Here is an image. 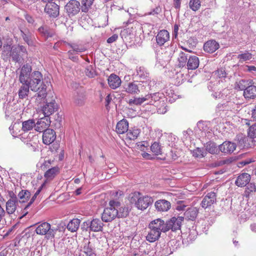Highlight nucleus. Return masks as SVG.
<instances>
[{
  "label": "nucleus",
  "mask_w": 256,
  "mask_h": 256,
  "mask_svg": "<svg viewBox=\"0 0 256 256\" xmlns=\"http://www.w3.org/2000/svg\"><path fill=\"white\" fill-rule=\"evenodd\" d=\"M32 66L28 64H24L20 70L19 76H22V74H26V77L25 78L26 84L30 88L32 91L38 92L35 94L40 100H45L47 94L46 82L42 81V75L40 72L34 71L32 72Z\"/></svg>",
  "instance_id": "nucleus-1"
},
{
  "label": "nucleus",
  "mask_w": 256,
  "mask_h": 256,
  "mask_svg": "<svg viewBox=\"0 0 256 256\" xmlns=\"http://www.w3.org/2000/svg\"><path fill=\"white\" fill-rule=\"evenodd\" d=\"M139 192H134L130 196L131 203H134L136 207L140 210H144L153 202V198L150 196H140Z\"/></svg>",
  "instance_id": "nucleus-2"
},
{
  "label": "nucleus",
  "mask_w": 256,
  "mask_h": 256,
  "mask_svg": "<svg viewBox=\"0 0 256 256\" xmlns=\"http://www.w3.org/2000/svg\"><path fill=\"white\" fill-rule=\"evenodd\" d=\"M109 206L104 209L102 216V220L104 222H110L116 218L118 214L116 208H118V204L117 200H111L108 203Z\"/></svg>",
  "instance_id": "nucleus-3"
},
{
  "label": "nucleus",
  "mask_w": 256,
  "mask_h": 256,
  "mask_svg": "<svg viewBox=\"0 0 256 256\" xmlns=\"http://www.w3.org/2000/svg\"><path fill=\"white\" fill-rule=\"evenodd\" d=\"M144 84L146 82L143 81H134L124 84L123 88L128 94H136L144 89Z\"/></svg>",
  "instance_id": "nucleus-4"
},
{
  "label": "nucleus",
  "mask_w": 256,
  "mask_h": 256,
  "mask_svg": "<svg viewBox=\"0 0 256 256\" xmlns=\"http://www.w3.org/2000/svg\"><path fill=\"white\" fill-rule=\"evenodd\" d=\"M35 231L37 234L46 235L47 238H50L54 237L57 229L51 228L49 223L44 222L38 226Z\"/></svg>",
  "instance_id": "nucleus-5"
},
{
  "label": "nucleus",
  "mask_w": 256,
  "mask_h": 256,
  "mask_svg": "<svg viewBox=\"0 0 256 256\" xmlns=\"http://www.w3.org/2000/svg\"><path fill=\"white\" fill-rule=\"evenodd\" d=\"M80 2L76 0H70L64 6V10L70 18L77 14L80 12Z\"/></svg>",
  "instance_id": "nucleus-6"
},
{
  "label": "nucleus",
  "mask_w": 256,
  "mask_h": 256,
  "mask_svg": "<svg viewBox=\"0 0 256 256\" xmlns=\"http://www.w3.org/2000/svg\"><path fill=\"white\" fill-rule=\"evenodd\" d=\"M147 98V100H149L148 104L158 107L162 106L164 104V98L163 94L160 92H154L153 94H149L146 95Z\"/></svg>",
  "instance_id": "nucleus-7"
},
{
  "label": "nucleus",
  "mask_w": 256,
  "mask_h": 256,
  "mask_svg": "<svg viewBox=\"0 0 256 256\" xmlns=\"http://www.w3.org/2000/svg\"><path fill=\"white\" fill-rule=\"evenodd\" d=\"M183 216H178V218L172 217L170 220L166 222L167 226L168 231L171 230L172 232H176L180 230L182 222L184 220Z\"/></svg>",
  "instance_id": "nucleus-8"
},
{
  "label": "nucleus",
  "mask_w": 256,
  "mask_h": 256,
  "mask_svg": "<svg viewBox=\"0 0 256 256\" xmlns=\"http://www.w3.org/2000/svg\"><path fill=\"white\" fill-rule=\"evenodd\" d=\"M22 74V76H19V81L22 84L18 92L19 98L20 99L27 98L30 92V88L26 84V81L25 80L26 74Z\"/></svg>",
  "instance_id": "nucleus-9"
},
{
  "label": "nucleus",
  "mask_w": 256,
  "mask_h": 256,
  "mask_svg": "<svg viewBox=\"0 0 256 256\" xmlns=\"http://www.w3.org/2000/svg\"><path fill=\"white\" fill-rule=\"evenodd\" d=\"M58 109V106L56 101L52 100L50 102H46V104L42 107L41 111L44 116L49 118Z\"/></svg>",
  "instance_id": "nucleus-10"
},
{
  "label": "nucleus",
  "mask_w": 256,
  "mask_h": 256,
  "mask_svg": "<svg viewBox=\"0 0 256 256\" xmlns=\"http://www.w3.org/2000/svg\"><path fill=\"white\" fill-rule=\"evenodd\" d=\"M44 12L51 18H56L60 14V6L54 2L47 3Z\"/></svg>",
  "instance_id": "nucleus-11"
},
{
  "label": "nucleus",
  "mask_w": 256,
  "mask_h": 256,
  "mask_svg": "<svg viewBox=\"0 0 256 256\" xmlns=\"http://www.w3.org/2000/svg\"><path fill=\"white\" fill-rule=\"evenodd\" d=\"M56 137V132L54 130L47 128L43 132L42 142L45 144L50 145L54 142Z\"/></svg>",
  "instance_id": "nucleus-12"
},
{
  "label": "nucleus",
  "mask_w": 256,
  "mask_h": 256,
  "mask_svg": "<svg viewBox=\"0 0 256 256\" xmlns=\"http://www.w3.org/2000/svg\"><path fill=\"white\" fill-rule=\"evenodd\" d=\"M216 195L214 192H208L204 198L201 202L200 206L204 209L211 206L212 204L216 202Z\"/></svg>",
  "instance_id": "nucleus-13"
},
{
  "label": "nucleus",
  "mask_w": 256,
  "mask_h": 256,
  "mask_svg": "<svg viewBox=\"0 0 256 256\" xmlns=\"http://www.w3.org/2000/svg\"><path fill=\"white\" fill-rule=\"evenodd\" d=\"M50 118L44 116L38 120L36 122H35L34 129L36 131L42 132L50 126Z\"/></svg>",
  "instance_id": "nucleus-14"
},
{
  "label": "nucleus",
  "mask_w": 256,
  "mask_h": 256,
  "mask_svg": "<svg viewBox=\"0 0 256 256\" xmlns=\"http://www.w3.org/2000/svg\"><path fill=\"white\" fill-rule=\"evenodd\" d=\"M149 228H154L160 232H168L167 226L164 221L160 218H157L152 221L149 224Z\"/></svg>",
  "instance_id": "nucleus-15"
},
{
  "label": "nucleus",
  "mask_w": 256,
  "mask_h": 256,
  "mask_svg": "<svg viewBox=\"0 0 256 256\" xmlns=\"http://www.w3.org/2000/svg\"><path fill=\"white\" fill-rule=\"evenodd\" d=\"M236 143L230 141H225L219 145L220 151L224 154H231L236 150Z\"/></svg>",
  "instance_id": "nucleus-16"
},
{
  "label": "nucleus",
  "mask_w": 256,
  "mask_h": 256,
  "mask_svg": "<svg viewBox=\"0 0 256 256\" xmlns=\"http://www.w3.org/2000/svg\"><path fill=\"white\" fill-rule=\"evenodd\" d=\"M156 38L157 44L159 46H162L169 40L170 34L167 30H160L158 32Z\"/></svg>",
  "instance_id": "nucleus-17"
},
{
  "label": "nucleus",
  "mask_w": 256,
  "mask_h": 256,
  "mask_svg": "<svg viewBox=\"0 0 256 256\" xmlns=\"http://www.w3.org/2000/svg\"><path fill=\"white\" fill-rule=\"evenodd\" d=\"M236 142V146L240 148H248L250 147V144L248 142V138L242 134H237L234 139Z\"/></svg>",
  "instance_id": "nucleus-18"
},
{
  "label": "nucleus",
  "mask_w": 256,
  "mask_h": 256,
  "mask_svg": "<svg viewBox=\"0 0 256 256\" xmlns=\"http://www.w3.org/2000/svg\"><path fill=\"white\" fill-rule=\"evenodd\" d=\"M154 206L158 212H167L170 208L171 204L166 200H159L155 202Z\"/></svg>",
  "instance_id": "nucleus-19"
},
{
  "label": "nucleus",
  "mask_w": 256,
  "mask_h": 256,
  "mask_svg": "<svg viewBox=\"0 0 256 256\" xmlns=\"http://www.w3.org/2000/svg\"><path fill=\"white\" fill-rule=\"evenodd\" d=\"M118 204V208H116V212H117L116 218H125L127 217L130 213V209L127 206L122 204L121 203L117 200Z\"/></svg>",
  "instance_id": "nucleus-20"
},
{
  "label": "nucleus",
  "mask_w": 256,
  "mask_h": 256,
  "mask_svg": "<svg viewBox=\"0 0 256 256\" xmlns=\"http://www.w3.org/2000/svg\"><path fill=\"white\" fill-rule=\"evenodd\" d=\"M250 180V176L247 173L240 174L236 178L235 184L240 187L246 186Z\"/></svg>",
  "instance_id": "nucleus-21"
},
{
  "label": "nucleus",
  "mask_w": 256,
  "mask_h": 256,
  "mask_svg": "<svg viewBox=\"0 0 256 256\" xmlns=\"http://www.w3.org/2000/svg\"><path fill=\"white\" fill-rule=\"evenodd\" d=\"M198 210L196 207L188 208L184 213V218L187 220L194 221L196 219Z\"/></svg>",
  "instance_id": "nucleus-22"
},
{
  "label": "nucleus",
  "mask_w": 256,
  "mask_h": 256,
  "mask_svg": "<svg viewBox=\"0 0 256 256\" xmlns=\"http://www.w3.org/2000/svg\"><path fill=\"white\" fill-rule=\"evenodd\" d=\"M219 48V44L214 40L206 42L204 45V50L206 52L212 54Z\"/></svg>",
  "instance_id": "nucleus-23"
},
{
  "label": "nucleus",
  "mask_w": 256,
  "mask_h": 256,
  "mask_svg": "<svg viewBox=\"0 0 256 256\" xmlns=\"http://www.w3.org/2000/svg\"><path fill=\"white\" fill-rule=\"evenodd\" d=\"M108 80L110 87L112 89H116L118 88L122 83L120 77L114 74H112L110 76Z\"/></svg>",
  "instance_id": "nucleus-24"
},
{
  "label": "nucleus",
  "mask_w": 256,
  "mask_h": 256,
  "mask_svg": "<svg viewBox=\"0 0 256 256\" xmlns=\"http://www.w3.org/2000/svg\"><path fill=\"white\" fill-rule=\"evenodd\" d=\"M200 64V60L198 56H188L186 65L187 68L188 70H193L196 69Z\"/></svg>",
  "instance_id": "nucleus-25"
},
{
  "label": "nucleus",
  "mask_w": 256,
  "mask_h": 256,
  "mask_svg": "<svg viewBox=\"0 0 256 256\" xmlns=\"http://www.w3.org/2000/svg\"><path fill=\"white\" fill-rule=\"evenodd\" d=\"M88 224H90V231L94 232L102 231L104 224L99 218H94Z\"/></svg>",
  "instance_id": "nucleus-26"
},
{
  "label": "nucleus",
  "mask_w": 256,
  "mask_h": 256,
  "mask_svg": "<svg viewBox=\"0 0 256 256\" xmlns=\"http://www.w3.org/2000/svg\"><path fill=\"white\" fill-rule=\"evenodd\" d=\"M82 252L84 253L85 256H96L95 248L90 241L84 242Z\"/></svg>",
  "instance_id": "nucleus-27"
},
{
  "label": "nucleus",
  "mask_w": 256,
  "mask_h": 256,
  "mask_svg": "<svg viewBox=\"0 0 256 256\" xmlns=\"http://www.w3.org/2000/svg\"><path fill=\"white\" fill-rule=\"evenodd\" d=\"M243 95L246 99H254L256 98V86L250 85L244 92Z\"/></svg>",
  "instance_id": "nucleus-28"
},
{
  "label": "nucleus",
  "mask_w": 256,
  "mask_h": 256,
  "mask_svg": "<svg viewBox=\"0 0 256 256\" xmlns=\"http://www.w3.org/2000/svg\"><path fill=\"white\" fill-rule=\"evenodd\" d=\"M128 122L126 119L119 121L116 126V130L118 134H122L128 131Z\"/></svg>",
  "instance_id": "nucleus-29"
},
{
  "label": "nucleus",
  "mask_w": 256,
  "mask_h": 256,
  "mask_svg": "<svg viewBox=\"0 0 256 256\" xmlns=\"http://www.w3.org/2000/svg\"><path fill=\"white\" fill-rule=\"evenodd\" d=\"M136 76L140 79L146 80L144 81L147 84V80H149L150 74L148 70L144 66H137L136 68Z\"/></svg>",
  "instance_id": "nucleus-30"
},
{
  "label": "nucleus",
  "mask_w": 256,
  "mask_h": 256,
  "mask_svg": "<svg viewBox=\"0 0 256 256\" xmlns=\"http://www.w3.org/2000/svg\"><path fill=\"white\" fill-rule=\"evenodd\" d=\"M150 228V231L146 236V239L149 242H153L160 238L162 232L160 230H158L154 228Z\"/></svg>",
  "instance_id": "nucleus-31"
},
{
  "label": "nucleus",
  "mask_w": 256,
  "mask_h": 256,
  "mask_svg": "<svg viewBox=\"0 0 256 256\" xmlns=\"http://www.w3.org/2000/svg\"><path fill=\"white\" fill-rule=\"evenodd\" d=\"M60 172V168L58 166L52 167L47 170L44 174V178L48 180H52Z\"/></svg>",
  "instance_id": "nucleus-32"
},
{
  "label": "nucleus",
  "mask_w": 256,
  "mask_h": 256,
  "mask_svg": "<svg viewBox=\"0 0 256 256\" xmlns=\"http://www.w3.org/2000/svg\"><path fill=\"white\" fill-rule=\"evenodd\" d=\"M18 201L8 200L6 204V213L8 215L14 214L17 208Z\"/></svg>",
  "instance_id": "nucleus-33"
},
{
  "label": "nucleus",
  "mask_w": 256,
  "mask_h": 256,
  "mask_svg": "<svg viewBox=\"0 0 256 256\" xmlns=\"http://www.w3.org/2000/svg\"><path fill=\"white\" fill-rule=\"evenodd\" d=\"M20 35L28 45L32 46L33 41L32 38V34L27 28H24L23 30H20Z\"/></svg>",
  "instance_id": "nucleus-34"
},
{
  "label": "nucleus",
  "mask_w": 256,
  "mask_h": 256,
  "mask_svg": "<svg viewBox=\"0 0 256 256\" xmlns=\"http://www.w3.org/2000/svg\"><path fill=\"white\" fill-rule=\"evenodd\" d=\"M31 194L30 191L26 190H21L18 194V202L24 203L27 202L30 198Z\"/></svg>",
  "instance_id": "nucleus-35"
},
{
  "label": "nucleus",
  "mask_w": 256,
  "mask_h": 256,
  "mask_svg": "<svg viewBox=\"0 0 256 256\" xmlns=\"http://www.w3.org/2000/svg\"><path fill=\"white\" fill-rule=\"evenodd\" d=\"M214 76L222 81L225 80L226 78H228V73L226 70V68H218L217 70L213 72Z\"/></svg>",
  "instance_id": "nucleus-36"
},
{
  "label": "nucleus",
  "mask_w": 256,
  "mask_h": 256,
  "mask_svg": "<svg viewBox=\"0 0 256 256\" xmlns=\"http://www.w3.org/2000/svg\"><path fill=\"white\" fill-rule=\"evenodd\" d=\"M80 220L78 218L72 220L67 225V228L71 232H76L80 227Z\"/></svg>",
  "instance_id": "nucleus-37"
},
{
  "label": "nucleus",
  "mask_w": 256,
  "mask_h": 256,
  "mask_svg": "<svg viewBox=\"0 0 256 256\" xmlns=\"http://www.w3.org/2000/svg\"><path fill=\"white\" fill-rule=\"evenodd\" d=\"M205 148L206 151L211 154H218L220 151L219 148H218L216 144L212 141L206 142L205 146Z\"/></svg>",
  "instance_id": "nucleus-38"
},
{
  "label": "nucleus",
  "mask_w": 256,
  "mask_h": 256,
  "mask_svg": "<svg viewBox=\"0 0 256 256\" xmlns=\"http://www.w3.org/2000/svg\"><path fill=\"white\" fill-rule=\"evenodd\" d=\"M188 54H185L183 52H181L178 55V66L180 68L186 66L187 61L188 60Z\"/></svg>",
  "instance_id": "nucleus-39"
},
{
  "label": "nucleus",
  "mask_w": 256,
  "mask_h": 256,
  "mask_svg": "<svg viewBox=\"0 0 256 256\" xmlns=\"http://www.w3.org/2000/svg\"><path fill=\"white\" fill-rule=\"evenodd\" d=\"M35 126V121L34 120H25L22 123V130L24 132H28L32 130Z\"/></svg>",
  "instance_id": "nucleus-40"
},
{
  "label": "nucleus",
  "mask_w": 256,
  "mask_h": 256,
  "mask_svg": "<svg viewBox=\"0 0 256 256\" xmlns=\"http://www.w3.org/2000/svg\"><path fill=\"white\" fill-rule=\"evenodd\" d=\"M24 18L27 22L30 24L33 27L36 28L38 26V23H40L41 20L39 18H34L30 15L26 14H24Z\"/></svg>",
  "instance_id": "nucleus-41"
},
{
  "label": "nucleus",
  "mask_w": 256,
  "mask_h": 256,
  "mask_svg": "<svg viewBox=\"0 0 256 256\" xmlns=\"http://www.w3.org/2000/svg\"><path fill=\"white\" fill-rule=\"evenodd\" d=\"M248 80L244 79L240 80L235 83L234 88L236 90L244 91L248 86Z\"/></svg>",
  "instance_id": "nucleus-42"
},
{
  "label": "nucleus",
  "mask_w": 256,
  "mask_h": 256,
  "mask_svg": "<svg viewBox=\"0 0 256 256\" xmlns=\"http://www.w3.org/2000/svg\"><path fill=\"white\" fill-rule=\"evenodd\" d=\"M148 96H146L142 98H134L130 99L128 104L130 106H132L133 105L139 106L142 104L144 102L147 100Z\"/></svg>",
  "instance_id": "nucleus-43"
},
{
  "label": "nucleus",
  "mask_w": 256,
  "mask_h": 256,
  "mask_svg": "<svg viewBox=\"0 0 256 256\" xmlns=\"http://www.w3.org/2000/svg\"><path fill=\"white\" fill-rule=\"evenodd\" d=\"M38 32L46 38L52 37L53 33L46 26H42L38 28Z\"/></svg>",
  "instance_id": "nucleus-44"
},
{
  "label": "nucleus",
  "mask_w": 256,
  "mask_h": 256,
  "mask_svg": "<svg viewBox=\"0 0 256 256\" xmlns=\"http://www.w3.org/2000/svg\"><path fill=\"white\" fill-rule=\"evenodd\" d=\"M140 134V130L138 128L130 130L127 132L126 136L130 140H134L137 138Z\"/></svg>",
  "instance_id": "nucleus-45"
},
{
  "label": "nucleus",
  "mask_w": 256,
  "mask_h": 256,
  "mask_svg": "<svg viewBox=\"0 0 256 256\" xmlns=\"http://www.w3.org/2000/svg\"><path fill=\"white\" fill-rule=\"evenodd\" d=\"M9 56H11L12 60L14 62H18L21 60L20 54L18 52V50L16 49V48H13Z\"/></svg>",
  "instance_id": "nucleus-46"
},
{
  "label": "nucleus",
  "mask_w": 256,
  "mask_h": 256,
  "mask_svg": "<svg viewBox=\"0 0 256 256\" xmlns=\"http://www.w3.org/2000/svg\"><path fill=\"white\" fill-rule=\"evenodd\" d=\"M94 2V0H82L81 9L84 12H87Z\"/></svg>",
  "instance_id": "nucleus-47"
},
{
  "label": "nucleus",
  "mask_w": 256,
  "mask_h": 256,
  "mask_svg": "<svg viewBox=\"0 0 256 256\" xmlns=\"http://www.w3.org/2000/svg\"><path fill=\"white\" fill-rule=\"evenodd\" d=\"M150 149L152 152L155 155H159L162 154V146L158 142H155L151 146Z\"/></svg>",
  "instance_id": "nucleus-48"
},
{
  "label": "nucleus",
  "mask_w": 256,
  "mask_h": 256,
  "mask_svg": "<svg viewBox=\"0 0 256 256\" xmlns=\"http://www.w3.org/2000/svg\"><path fill=\"white\" fill-rule=\"evenodd\" d=\"M252 55L250 52L246 51L244 53L238 54L237 58L239 60L240 62H243L251 60L252 57Z\"/></svg>",
  "instance_id": "nucleus-49"
},
{
  "label": "nucleus",
  "mask_w": 256,
  "mask_h": 256,
  "mask_svg": "<svg viewBox=\"0 0 256 256\" xmlns=\"http://www.w3.org/2000/svg\"><path fill=\"white\" fill-rule=\"evenodd\" d=\"M192 156L196 158H202L206 154V152L203 148H197L192 152Z\"/></svg>",
  "instance_id": "nucleus-50"
},
{
  "label": "nucleus",
  "mask_w": 256,
  "mask_h": 256,
  "mask_svg": "<svg viewBox=\"0 0 256 256\" xmlns=\"http://www.w3.org/2000/svg\"><path fill=\"white\" fill-rule=\"evenodd\" d=\"M256 190V187L254 183H248L246 186V190L244 192V196L248 198L251 192H255Z\"/></svg>",
  "instance_id": "nucleus-51"
},
{
  "label": "nucleus",
  "mask_w": 256,
  "mask_h": 256,
  "mask_svg": "<svg viewBox=\"0 0 256 256\" xmlns=\"http://www.w3.org/2000/svg\"><path fill=\"white\" fill-rule=\"evenodd\" d=\"M201 2L200 0H190L189 2L190 8L193 11L196 12L200 7Z\"/></svg>",
  "instance_id": "nucleus-52"
},
{
  "label": "nucleus",
  "mask_w": 256,
  "mask_h": 256,
  "mask_svg": "<svg viewBox=\"0 0 256 256\" xmlns=\"http://www.w3.org/2000/svg\"><path fill=\"white\" fill-rule=\"evenodd\" d=\"M84 72L86 76L90 78H93L96 75V72L92 65L88 66L86 68Z\"/></svg>",
  "instance_id": "nucleus-53"
},
{
  "label": "nucleus",
  "mask_w": 256,
  "mask_h": 256,
  "mask_svg": "<svg viewBox=\"0 0 256 256\" xmlns=\"http://www.w3.org/2000/svg\"><path fill=\"white\" fill-rule=\"evenodd\" d=\"M54 162L52 160H44L40 166V168L42 171H46L47 170L51 168L52 164Z\"/></svg>",
  "instance_id": "nucleus-54"
},
{
  "label": "nucleus",
  "mask_w": 256,
  "mask_h": 256,
  "mask_svg": "<svg viewBox=\"0 0 256 256\" xmlns=\"http://www.w3.org/2000/svg\"><path fill=\"white\" fill-rule=\"evenodd\" d=\"M248 134L250 138H256V124H252L249 128Z\"/></svg>",
  "instance_id": "nucleus-55"
},
{
  "label": "nucleus",
  "mask_w": 256,
  "mask_h": 256,
  "mask_svg": "<svg viewBox=\"0 0 256 256\" xmlns=\"http://www.w3.org/2000/svg\"><path fill=\"white\" fill-rule=\"evenodd\" d=\"M44 184H43L36 190L34 194L32 196V197L31 198L30 202L27 204V207H30L32 204L34 202L37 196L39 194L40 192H41L43 186H44Z\"/></svg>",
  "instance_id": "nucleus-56"
},
{
  "label": "nucleus",
  "mask_w": 256,
  "mask_h": 256,
  "mask_svg": "<svg viewBox=\"0 0 256 256\" xmlns=\"http://www.w3.org/2000/svg\"><path fill=\"white\" fill-rule=\"evenodd\" d=\"M12 49L13 48L12 47L11 44H4L2 48L3 54L9 56Z\"/></svg>",
  "instance_id": "nucleus-57"
},
{
  "label": "nucleus",
  "mask_w": 256,
  "mask_h": 256,
  "mask_svg": "<svg viewBox=\"0 0 256 256\" xmlns=\"http://www.w3.org/2000/svg\"><path fill=\"white\" fill-rule=\"evenodd\" d=\"M186 206L184 201L178 200L176 202L175 208L178 211H183Z\"/></svg>",
  "instance_id": "nucleus-58"
},
{
  "label": "nucleus",
  "mask_w": 256,
  "mask_h": 256,
  "mask_svg": "<svg viewBox=\"0 0 256 256\" xmlns=\"http://www.w3.org/2000/svg\"><path fill=\"white\" fill-rule=\"evenodd\" d=\"M70 46L72 48L73 50L78 52H81L85 50V48H80L78 45L73 44H70Z\"/></svg>",
  "instance_id": "nucleus-59"
},
{
  "label": "nucleus",
  "mask_w": 256,
  "mask_h": 256,
  "mask_svg": "<svg viewBox=\"0 0 256 256\" xmlns=\"http://www.w3.org/2000/svg\"><path fill=\"white\" fill-rule=\"evenodd\" d=\"M162 12V9L160 6H157L156 8H154L150 12L148 13L149 15H154L158 14Z\"/></svg>",
  "instance_id": "nucleus-60"
},
{
  "label": "nucleus",
  "mask_w": 256,
  "mask_h": 256,
  "mask_svg": "<svg viewBox=\"0 0 256 256\" xmlns=\"http://www.w3.org/2000/svg\"><path fill=\"white\" fill-rule=\"evenodd\" d=\"M8 196L10 198L8 200H12L14 201L18 202V195L14 192L12 191H8Z\"/></svg>",
  "instance_id": "nucleus-61"
},
{
  "label": "nucleus",
  "mask_w": 256,
  "mask_h": 256,
  "mask_svg": "<svg viewBox=\"0 0 256 256\" xmlns=\"http://www.w3.org/2000/svg\"><path fill=\"white\" fill-rule=\"evenodd\" d=\"M75 102L80 106H82L84 103V98L83 96H78L75 100Z\"/></svg>",
  "instance_id": "nucleus-62"
},
{
  "label": "nucleus",
  "mask_w": 256,
  "mask_h": 256,
  "mask_svg": "<svg viewBox=\"0 0 256 256\" xmlns=\"http://www.w3.org/2000/svg\"><path fill=\"white\" fill-rule=\"evenodd\" d=\"M118 38V35L117 34H114L107 40V42L108 44L112 43L116 41Z\"/></svg>",
  "instance_id": "nucleus-63"
},
{
  "label": "nucleus",
  "mask_w": 256,
  "mask_h": 256,
  "mask_svg": "<svg viewBox=\"0 0 256 256\" xmlns=\"http://www.w3.org/2000/svg\"><path fill=\"white\" fill-rule=\"evenodd\" d=\"M178 29L179 26L178 24H175L174 26V32L172 34V36L175 38H177Z\"/></svg>",
  "instance_id": "nucleus-64"
}]
</instances>
